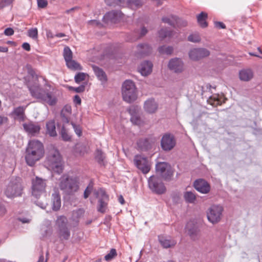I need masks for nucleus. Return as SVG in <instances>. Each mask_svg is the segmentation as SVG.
Here are the masks:
<instances>
[{
	"mask_svg": "<svg viewBox=\"0 0 262 262\" xmlns=\"http://www.w3.org/2000/svg\"><path fill=\"white\" fill-rule=\"evenodd\" d=\"M52 202L53 210H57L60 208V198L58 193L55 192L52 194Z\"/></svg>",
	"mask_w": 262,
	"mask_h": 262,
	"instance_id": "c85d7f7f",
	"label": "nucleus"
},
{
	"mask_svg": "<svg viewBox=\"0 0 262 262\" xmlns=\"http://www.w3.org/2000/svg\"><path fill=\"white\" fill-rule=\"evenodd\" d=\"M59 186L61 189L68 192H75L79 188L78 179L76 177L64 174L59 180Z\"/></svg>",
	"mask_w": 262,
	"mask_h": 262,
	"instance_id": "39448f33",
	"label": "nucleus"
},
{
	"mask_svg": "<svg viewBox=\"0 0 262 262\" xmlns=\"http://www.w3.org/2000/svg\"><path fill=\"white\" fill-rule=\"evenodd\" d=\"M67 223L68 220L64 216H60L56 221L58 234L61 240L68 239L70 236Z\"/></svg>",
	"mask_w": 262,
	"mask_h": 262,
	"instance_id": "6e6552de",
	"label": "nucleus"
},
{
	"mask_svg": "<svg viewBox=\"0 0 262 262\" xmlns=\"http://www.w3.org/2000/svg\"><path fill=\"white\" fill-rule=\"evenodd\" d=\"M8 49L5 47H0V52H7Z\"/></svg>",
	"mask_w": 262,
	"mask_h": 262,
	"instance_id": "4d7b16f0",
	"label": "nucleus"
},
{
	"mask_svg": "<svg viewBox=\"0 0 262 262\" xmlns=\"http://www.w3.org/2000/svg\"><path fill=\"white\" fill-rule=\"evenodd\" d=\"M148 186L151 191L159 194H163L166 191L165 187L157 176H152L149 178Z\"/></svg>",
	"mask_w": 262,
	"mask_h": 262,
	"instance_id": "1a4fd4ad",
	"label": "nucleus"
},
{
	"mask_svg": "<svg viewBox=\"0 0 262 262\" xmlns=\"http://www.w3.org/2000/svg\"><path fill=\"white\" fill-rule=\"evenodd\" d=\"M4 34L6 36H11L14 34V31L11 28H8L5 30Z\"/></svg>",
	"mask_w": 262,
	"mask_h": 262,
	"instance_id": "a18cd8bd",
	"label": "nucleus"
},
{
	"mask_svg": "<svg viewBox=\"0 0 262 262\" xmlns=\"http://www.w3.org/2000/svg\"><path fill=\"white\" fill-rule=\"evenodd\" d=\"M95 158L99 162H101L103 161L104 156L101 150H97L96 152Z\"/></svg>",
	"mask_w": 262,
	"mask_h": 262,
	"instance_id": "a19ab883",
	"label": "nucleus"
},
{
	"mask_svg": "<svg viewBox=\"0 0 262 262\" xmlns=\"http://www.w3.org/2000/svg\"><path fill=\"white\" fill-rule=\"evenodd\" d=\"M139 47H140L141 48H142V49H146V48H148L147 46L146 45H139Z\"/></svg>",
	"mask_w": 262,
	"mask_h": 262,
	"instance_id": "0e129e2a",
	"label": "nucleus"
},
{
	"mask_svg": "<svg viewBox=\"0 0 262 262\" xmlns=\"http://www.w3.org/2000/svg\"><path fill=\"white\" fill-rule=\"evenodd\" d=\"M13 0H2L0 4L1 7H3L6 5H9L12 3Z\"/></svg>",
	"mask_w": 262,
	"mask_h": 262,
	"instance_id": "09e8293b",
	"label": "nucleus"
},
{
	"mask_svg": "<svg viewBox=\"0 0 262 262\" xmlns=\"http://www.w3.org/2000/svg\"><path fill=\"white\" fill-rule=\"evenodd\" d=\"M223 211V208L220 205H212L210 207L206 212L208 221L212 224L218 223L221 220Z\"/></svg>",
	"mask_w": 262,
	"mask_h": 262,
	"instance_id": "423d86ee",
	"label": "nucleus"
},
{
	"mask_svg": "<svg viewBox=\"0 0 262 262\" xmlns=\"http://www.w3.org/2000/svg\"><path fill=\"white\" fill-rule=\"evenodd\" d=\"M121 16V12H109L105 14L103 19L105 22H108V21L116 22Z\"/></svg>",
	"mask_w": 262,
	"mask_h": 262,
	"instance_id": "bb28decb",
	"label": "nucleus"
},
{
	"mask_svg": "<svg viewBox=\"0 0 262 262\" xmlns=\"http://www.w3.org/2000/svg\"><path fill=\"white\" fill-rule=\"evenodd\" d=\"M64 110L66 111L67 112L71 113V107L70 106H65Z\"/></svg>",
	"mask_w": 262,
	"mask_h": 262,
	"instance_id": "680f3d73",
	"label": "nucleus"
},
{
	"mask_svg": "<svg viewBox=\"0 0 262 262\" xmlns=\"http://www.w3.org/2000/svg\"><path fill=\"white\" fill-rule=\"evenodd\" d=\"M47 133L50 136L55 137L57 135L54 121L50 120L46 123Z\"/></svg>",
	"mask_w": 262,
	"mask_h": 262,
	"instance_id": "cd10ccee",
	"label": "nucleus"
},
{
	"mask_svg": "<svg viewBox=\"0 0 262 262\" xmlns=\"http://www.w3.org/2000/svg\"><path fill=\"white\" fill-rule=\"evenodd\" d=\"M147 32V30L145 28H143L141 30V33L142 35H145Z\"/></svg>",
	"mask_w": 262,
	"mask_h": 262,
	"instance_id": "69168bd1",
	"label": "nucleus"
},
{
	"mask_svg": "<svg viewBox=\"0 0 262 262\" xmlns=\"http://www.w3.org/2000/svg\"><path fill=\"white\" fill-rule=\"evenodd\" d=\"M26 107H18L15 108L11 114L13 118L19 122L24 121L25 120V110Z\"/></svg>",
	"mask_w": 262,
	"mask_h": 262,
	"instance_id": "5701e85b",
	"label": "nucleus"
},
{
	"mask_svg": "<svg viewBox=\"0 0 262 262\" xmlns=\"http://www.w3.org/2000/svg\"><path fill=\"white\" fill-rule=\"evenodd\" d=\"M210 52L207 49L204 48H193L189 50L188 56L192 61H199V60L208 57Z\"/></svg>",
	"mask_w": 262,
	"mask_h": 262,
	"instance_id": "9d476101",
	"label": "nucleus"
},
{
	"mask_svg": "<svg viewBox=\"0 0 262 262\" xmlns=\"http://www.w3.org/2000/svg\"><path fill=\"white\" fill-rule=\"evenodd\" d=\"M63 55L66 62L67 61L72 59L73 53L69 47H66L64 48Z\"/></svg>",
	"mask_w": 262,
	"mask_h": 262,
	"instance_id": "72a5a7b5",
	"label": "nucleus"
},
{
	"mask_svg": "<svg viewBox=\"0 0 262 262\" xmlns=\"http://www.w3.org/2000/svg\"><path fill=\"white\" fill-rule=\"evenodd\" d=\"M47 37L49 38H52L54 37V35L51 31H48L47 32Z\"/></svg>",
	"mask_w": 262,
	"mask_h": 262,
	"instance_id": "864d4df0",
	"label": "nucleus"
},
{
	"mask_svg": "<svg viewBox=\"0 0 262 262\" xmlns=\"http://www.w3.org/2000/svg\"><path fill=\"white\" fill-rule=\"evenodd\" d=\"M188 40L193 42H199L201 40V38L198 34H192L188 37Z\"/></svg>",
	"mask_w": 262,
	"mask_h": 262,
	"instance_id": "4c0bfd02",
	"label": "nucleus"
},
{
	"mask_svg": "<svg viewBox=\"0 0 262 262\" xmlns=\"http://www.w3.org/2000/svg\"><path fill=\"white\" fill-rule=\"evenodd\" d=\"M95 23V20H92L91 21V23L92 24H93V23Z\"/></svg>",
	"mask_w": 262,
	"mask_h": 262,
	"instance_id": "338daca9",
	"label": "nucleus"
},
{
	"mask_svg": "<svg viewBox=\"0 0 262 262\" xmlns=\"http://www.w3.org/2000/svg\"><path fill=\"white\" fill-rule=\"evenodd\" d=\"M118 200L121 204H124V200L122 195L119 196Z\"/></svg>",
	"mask_w": 262,
	"mask_h": 262,
	"instance_id": "052dcab7",
	"label": "nucleus"
},
{
	"mask_svg": "<svg viewBox=\"0 0 262 262\" xmlns=\"http://www.w3.org/2000/svg\"><path fill=\"white\" fill-rule=\"evenodd\" d=\"M38 6L39 8H45L47 6L48 2L46 0H37Z\"/></svg>",
	"mask_w": 262,
	"mask_h": 262,
	"instance_id": "c03bdc74",
	"label": "nucleus"
},
{
	"mask_svg": "<svg viewBox=\"0 0 262 262\" xmlns=\"http://www.w3.org/2000/svg\"><path fill=\"white\" fill-rule=\"evenodd\" d=\"M134 163L137 167L143 173H148L151 167V164L148 160L140 155L136 156L134 158Z\"/></svg>",
	"mask_w": 262,
	"mask_h": 262,
	"instance_id": "2eb2a0df",
	"label": "nucleus"
},
{
	"mask_svg": "<svg viewBox=\"0 0 262 262\" xmlns=\"http://www.w3.org/2000/svg\"><path fill=\"white\" fill-rule=\"evenodd\" d=\"M65 35L63 33H58V34H57L56 35V36L58 37H63Z\"/></svg>",
	"mask_w": 262,
	"mask_h": 262,
	"instance_id": "e2e57ef3",
	"label": "nucleus"
},
{
	"mask_svg": "<svg viewBox=\"0 0 262 262\" xmlns=\"http://www.w3.org/2000/svg\"><path fill=\"white\" fill-rule=\"evenodd\" d=\"M6 212V209L3 207H0V215H4Z\"/></svg>",
	"mask_w": 262,
	"mask_h": 262,
	"instance_id": "13d9d810",
	"label": "nucleus"
},
{
	"mask_svg": "<svg viewBox=\"0 0 262 262\" xmlns=\"http://www.w3.org/2000/svg\"><path fill=\"white\" fill-rule=\"evenodd\" d=\"M28 35L33 39H37L38 37V30L36 28L29 29L28 31Z\"/></svg>",
	"mask_w": 262,
	"mask_h": 262,
	"instance_id": "c9c22d12",
	"label": "nucleus"
},
{
	"mask_svg": "<svg viewBox=\"0 0 262 262\" xmlns=\"http://www.w3.org/2000/svg\"><path fill=\"white\" fill-rule=\"evenodd\" d=\"M215 26L218 28L224 29L225 28V25L222 22H215L214 23Z\"/></svg>",
	"mask_w": 262,
	"mask_h": 262,
	"instance_id": "3c124183",
	"label": "nucleus"
},
{
	"mask_svg": "<svg viewBox=\"0 0 262 262\" xmlns=\"http://www.w3.org/2000/svg\"><path fill=\"white\" fill-rule=\"evenodd\" d=\"M22 186L19 180L14 179L11 181L7 186L5 194L8 198H14L21 195Z\"/></svg>",
	"mask_w": 262,
	"mask_h": 262,
	"instance_id": "0eeeda50",
	"label": "nucleus"
},
{
	"mask_svg": "<svg viewBox=\"0 0 262 262\" xmlns=\"http://www.w3.org/2000/svg\"><path fill=\"white\" fill-rule=\"evenodd\" d=\"M46 186L45 182L41 179L36 177L32 181V194L37 197L43 193Z\"/></svg>",
	"mask_w": 262,
	"mask_h": 262,
	"instance_id": "f3484780",
	"label": "nucleus"
},
{
	"mask_svg": "<svg viewBox=\"0 0 262 262\" xmlns=\"http://www.w3.org/2000/svg\"><path fill=\"white\" fill-rule=\"evenodd\" d=\"M7 121V118L6 117L0 116V125Z\"/></svg>",
	"mask_w": 262,
	"mask_h": 262,
	"instance_id": "5fc2aeb1",
	"label": "nucleus"
},
{
	"mask_svg": "<svg viewBox=\"0 0 262 262\" xmlns=\"http://www.w3.org/2000/svg\"><path fill=\"white\" fill-rule=\"evenodd\" d=\"M96 197L99 199L97 209L99 212L104 213L107 209L108 197L105 191L100 189L95 192Z\"/></svg>",
	"mask_w": 262,
	"mask_h": 262,
	"instance_id": "ddd939ff",
	"label": "nucleus"
},
{
	"mask_svg": "<svg viewBox=\"0 0 262 262\" xmlns=\"http://www.w3.org/2000/svg\"><path fill=\"white\" fill-rule=\"evenodd\" d=\"M45 164L47 168L54 172L59 173L63 170V162L59 151L55 149H51L47 157Z\"/></svg>",
	"mask_w": 262,
	"mask_h": 262,
	"instance_id": "7ed1b4c3",
	"label": "nucleus"
},
{
	"mask_svg": "<svg viewBox=\"0 0 262 262\" xmlns=\"http://www.w3.org/2000/svg\"><path fill=\"white\" fill-rule=\"evenodd\" d=\"M18 220L23 223H28L30 222L31 219L29 217H18Z\"/></svg>",
	"mask_w": 262,
	"mask_h": 262,
	"instance_id": "49530a36",
	"label": "nucleus"
},
{
	"mask_svg": "<svg viewBox=\"0 0 262 262\" xmlns=\"http://www.w3.org/2000/svg\"><path fill=\"white\" fill-rule=\"evenodd\" d=\"M24 130L31 136L38 134L40 130V125L37 122L32 121L25 123L23 124Z\"/></svg>",
	"mask_w": 262,
	"mask_h": 262,
	"instance_id": "a211bd4d",
	"label": "nucleus"
},
{
	"mask_svg": "<svg viewBox=\"0 0 262 262\" xmlns=\"http://www.w3.org/2000/svg\"><path fill=\"white\" fill-rule=\"evenodd\" d=\"M258 51H259L260 53H262V52L261 51V50H260V49H259V48H258Z\"/></svg>",
	"mask_w": 262,
	"mask_h": 262,
	"instance_id": "774afa93",
	"label": "nucleus"
},
{
	"mask_svg": "<svg viewBox=\"0 0 262 262\" xmlns=\"http://www.w3.org/2000/svg\"><path fill=\"white\" fill-rule=\"evenodd\" d=\"M93 69L96 76L100 81L102 82L106 81V76L102 70L96 66H93Z\"/></svg>",
	"mask_w": 262,
	"mask_h": 262,
	"instance_id": "c756f323",
	"label": "nucleus"
},
{
	"mask_svg": "<svg viewBox=\"0 0 262 262\" xmlns=\"http://www.w3.org/2000/svg\"><path fill=\"white\" fill-rule=\"evenodd\" d=\"M93 189V186L92 185L90 184L85 189L84 192V198H87L90 195L92 190Z\"/></svg>",
	"mask_w": 262,
	"mask_h": 262,
	"instance_id": "37998d69",
	"label": "nucleus"
},
{
	"mask_svg": "<svg viewBox=\"0 0 262 262\" xmlns=\"http://www.w3.org/2000/svg\"><path fill=\"white\" fill-rule=\"evenodd\" d=\"M193 186L198 191L203 194H207L210 190V185L203 179H198L195 181Z\"/></svg>",
	"mask_w": 262,
	"mask_h": 262,
	"instance_id": "6ab92c4d",
	"label": "nucleus"
},
{
	"mask_svg": "<svg viewBox=\"0 0 262 262\" xmlns=\"http://www.w3.org/2000/svg\"><path fill=\"white\" fill-rule=\"evenodd\" d=\"M31 96L39 101L47 104L50 106L55 105L57 102V97L50 93L51 86L46 84L43 88H40L37 84L28 86Z\"/></svg>",
	"mask_w": 262,
	"mask_h": 262,
	"instance_id": "f03ea898",
	"label": "nucleus"
},
{
	"mask_svg": "<svg viewBox=\"0 0 262 262\" xmlns=\"http://www.w3.org/2000/svg\"><path fill=\"white\" fill-rule=\"evenodd\" d=\"M163 21L165 23H168L170 25L177 27L185 26L187 25V22L185 20H182L176 16H171L168 17H165L163 19Z\"/></svg>",
	"mask_w": 262,
	"mask_h": 262,
	"instance_id": "412c9836",
	"label": "nucleus"
},
{
	"mask_svg": "<svg viewBox=\"0 0 262 262\" xmlns=\"http://www.w3.org/2000/svg\"><path fill=\"white\" fill-rule=\"evenodd\" d=\"M167 66L169 70L177 74L183 73L185 69L184 62L180 58H171L169 61Z\"/></svg>",
	"mask_w": 262,
	"mask_h": 262,
	"instance_id": "9b49d317",
	"label": "nucleus"
},
{
	"mask_svg": "<svg viewBox=\"0 0 262 262\" xmlns=\"http://www.w3.org/2000/svg\"><path fill=\"white\" fill-rule=\"evenodd\" d=\"M176 140L174 137L170 134L164 135L161 141L162 148L165 151L171 150L176 145Z\"/></svg>",
	"mask_w": 262,
	"mask_h": 262,
	"instance_id": "dca6fc26",
	"label": "nucleus"
},
{
	"mask_svg": "<svg viewBox=\"0 0 262 262\" xmlns=\"http://www.w3.org/2000/svg\"><path fill=\"white\" fill-rule=\"evenodd\" d=\"M74 103L77 105H80L81 103V100L80 97L78 95H75L73 99Z\"/></svg>",
	"mask_w": 262,
	"mask_h": 262,
	"instance_id": "de8ad7c7",
	"label": "nucleus"
},
{
	"mask_svg": "<svg viewBox=\"0 0 262 262\" xmlns=\"http://www.w3.org/2000/svg\"><path fill=\"white\" fill-rule=\"evenodd\" d=\"M185 200L190 203H193L196 200L194 193L191 191H186L184 193Z\"/></svg>",
	"mask_w": 262,
	"mask_h": 262,
	"instance_id": "473e14b6",
	"label": "nucleus"
},
{
	"mask_svg": "<svg viewBox=\"0 0 262 262\" xmlns=\"http://www.w3.org/2000/svg\"><path fill=\"white\" fill-rule=\"evenodd\" d=\"M159 240L161 245L165 248L173 247L176 244V242L170 237L160 236Z\"/></svg>",
	"mask_w": 262,
	"mask_h": 262,
	"instance_id": "a878e982",
	"label": "nucleus"
},
{
	"mask_svg": "<svg viewBox=\"0 0 262 262\" xmlns=\"http://www.w3.org/2000/svg\"><path fill=\"white\" fill-rule=\"evenodd\" d=\"M45 150L43 144L37 140H31L28 142L26 148L25 160L31 166L44 156Z\"/></svg>",
	"mask_w": 262,
	"mask_h": 262,
	"instance_id": "f257e3e1",
	"label": "nucleus"
},
{
	"mask_svg": "<svg viewBox=\"0 0 262 262\" xmlns=\"http://www.w3.org/2000/svg\"><path fill=\"white\" fill-rule=\"evenodd\" d=\"M72 126H73V128L74 129L75 132L76 134V135L80 137L82 135V130L80 126L76 125L75 124L72 123Z\"/></svg>",
	"mask_w": 262,
	"mask_h": 262,
	"instance_id": "79ce46f5",
	"label": "nucleus"
},
{
	"mask_svg": "<svg viewBox=\"0 0 262 262\" xmlns=\"http://www.w3.org/2000/svg\"><path fill=\"white\" fill-rule=\"evenodd\" d=\"M253 77V72L251 69H243L239 72V78L242 81H248Z\"/></svg>",
	"mask_w": 262,
	"mask_h": 262,
	"instance_id": "393cba45",
	"label": "nucleus"
},
{
	"mask_svg": "<svg viewBox=\"0 0 262 262\" xmlns=\"http://www.w3.org/2000/svg\"><path fill=\"white\" fill-rule=\"evenodd\" d=\"M128 112L130 115V121L132 123L141 126L144 124V121L140 118L139 115L140 108L138 106L133 105L129 107Z\"/></svg>",
	"mask_w": 262,
	"mask_h": 262,
	"instance_id": "4468645a",
	"label": "nucleus"
},
{
	"mask_svg": "<svg viewBox=\"0 0 262 262\" xmlns=\"http://www.w3.org/2000/svg\"><path fill=\"white\" fill-rule=\"evenodd\" d=\"M160 35L161 37H166L167 36L170 35V33L169 32H165L163 30H161L160 32Z\"/></svg>",
	"mask_w": 262,
	"mask_h": 262,
	"instance_id": "603ef678",
	"label": "nucleus"
},
{
	"mask_svg": "<svg viewBox=\"0 0 262 262\" xmlns=\"http://www.w3.org/2000/svg\"><path fill=\"white\" fill-rule=\"evenodd\" d=\"M152 64L150 62L144 61L142 62L138 68L139 72L143 76H147L152 71Z\"/></svg>",
	"mask_w": 262,
	"mask_h": 262,
	"instance_id": "b1692460",
	"label": "nucleus"
},
{
	"mask_svg": "<svg viewBox=\"0 0 262 262\" xmlns=\"http://www.w3.org/2000/svg\"><path fill=\"white\" fill-rule=\"evenodd\" d=\"M88 77V75L84 73H78L74 77L75 81L76 83H79L80 82L84 80L86 77Z\"/></svg>",
	"mask_w": 262,
	"mask_h": 262,
	"instance_id": "f704fd0d",
	"label": "nucleus"
},
{
	"mask_svg": "<svg viewBox=\"0 0 262 262\" xmlns=\"http://www.w3.org/2000/svg\"><path fill=\"white\" fill-rule=\"evenodd\" d=\"M62 126L61 128L60 134L63 140L69 141L71 139V135L69 132L71 124L67 118H63L62 120Z\"/></svg>",
	"mask_w": 262,
	"mask_h": 262,
	"instance_id": "aec40b11",
	"label": "nucleus"
},
{
	"mask_svg": "<svg viewBox=\"0 0 262 262\" xmlns=\"http://www.w3.org/2000/svg\"><path fill=\"white\" fill-rule=\"evenodd\" d=\"M67 89L70 91H73L76 93L83 92L85 90V86L83 85H80L77 88H74L71 86H67Z\"/></svg>",
	"mask_w": 262,
	"mask_h": 262,
	"instance_id": "58836bf2",
	"label": "nucleus"
},
{
	"mask_svg": "<svg viewBox=\"0 0 262 262\" xmlns=\"http://www.w3.org/2000/svg\"><path fill=\"white\" fill-rule=\"evenodd\" d=\"M207 17V14L204 12H201L197 16L198 23L202 28H205L207 26V23L206 20Z\"/></svg>",
	"mask_w": 262,
	"mask_h": 262,
	"instance_id": "2f4dec72",
	"label": "nucleus"
},
{
	"mask_svg": "<svg viewBox=\"0 0 262 262\" xmlns=\"http://www.w3.org/2000/svg\"><path fill=\"white\" fill-rule=\"evenodd\" d=\"M159 52L162 53L170 54L172 52V48L170 47H161L159 48Z\"/></svg>",
	"mask_w": 262,
	"mask_h": 262,
	"instance_id": "ea45409f",
	"label": "nucleus"
},
{
	"mask_svg": "<svg viewBox=\"0 0 262 262\" xmlns=\"http://www.w3.org/2000/svg\"><path fill=\"white\" fill-rule=\"evenodd\" d=\"M23 48L27 51H29L31 49L30 45L27 42H24L22 45Z\"/></svg>",
	"mask_w": 262,
	"mask_h": 262,
	"instance_id": "8fccbe9b",
	"label": "nucleus"
},
{
	"mask_svg": "<svg viewBox=\"0 0 262 262\" xmlns=\"http://www.w3.org/2000/svg\"><path fill=\"white\" fill-rule=\"evenodd\" d=\"M37 205L42 209L46 208L47 203H40L39 202L37 203Z\"/></svg>",
	"mask_w": 262,
	"mask_h": 262,
	"instance_id": "bf43d9fd",
	"label": "nucleus"
},
{
	"mask_svg": "<svg viewBox=\"0 0 262 262\" xmlns=\"http://www.w3.org/2000/svg\"><path fill=\"white\" fill-rule=\"evenodd\" d=\"M156 173L165 180H168L172 175V170L169 165L165 162H160L156 165Z\"/></svg>",
	"mask_w": 262,
	"mask_h": 262,
	"instance_id": "f8f14e48",
	"label": "nucleus"
},
{
	"mask_svg": "<svg viewBox=\"0 0 262 262\" xmlns=\"http://www.w3.org/2000/svg\"><path fill=\"white\" fill-rule=\"evenodd\" d=\"M117 256V252L115 249H112L110 252L104 256L106 261H110Z\"/></svg>",
	"mask_w": 262,
	"mask_h": 262,
	"instance_id": "e433bc0d",
	"label": "nucleus"
},
{
	"mask_svg": "<svg viewBox=\"0 0 262 262\" xmlns=\"http://www.w3.org/2000/svg\"><path fill=\"white\" fill-rule=\"evenodd\" d=\"M47 259L44 258V256L42 255L39 256V259L37 262H47Z\"/></svg>",
	"mask_w": 262,
	"mask_h": 262,
	"instance_id": "6e6d98bb",
	"label": "nucleus"
},
{
	"mask_svg": "<svg viewBox=\"0 0 262 262\" xmlns=\"http://www.w3.org/2000/svg\"><path fill=\"white\" fill-rule=\"evenodd\" d=\"M123 99L127 102H132L137 98V91L134 82L130 80H125L122 86Z\"/></svg>",
	"mask_w": 262,
	"mask_h": 262,
	"instance_id": "20e7f679",
	"label": "nucleus"
},
{
	"mask_svg": "<svg viewBox=\"0 0 262 262\" xmlns=\"http://www.w3.org/2000/svg\"><path fill=\"white\" fill-rule=\"evenodd\" d=\"M144 110L148 114H154L158 109V104L154 99L147 100L144 104Z\"/></svg>",
	"mask_w": 262,
	"mask_h": 262,
	"instance_id": "4be33fe9",
	"label": "nucleus"
},
{
	"mask_svg": "<svg viewBox=\"0 0 262 262\" xmlns=\"http://www.w3.org/2000/svg\"><path fill=\"white\" fill-rule=\"evenodd\" d=\"M66 65L69 69L73 71H80L82 70L81 65L73 59L67 61Z\"/></svg>",
	"mask_w": 262,
	"mask_h": 262,
	"instance_id": "7c9ffc66",
	"label": "nucleus"
}]
</instances>
